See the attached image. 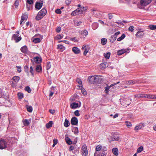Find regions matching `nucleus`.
<instances>
[{
    "instance_id": "1",
    "label": "nucleus",
    "mask_w": 156,
    "mask_h": 156,
    "mask_svg": "<svg viewBox=\"0 0 156 156\" xmlns=\"http://www.w3.org/2000/svg\"><path fill=\"white\" fill-rule=\"evenodd\" d=\"M101 79L99 77L96 76H90L88 77V80L91 83L98 84L100 83L101 82Z\"/></svg>"
},
{
    "instance_id": "2",
    "label": "nucleus",
    "mask_w": 156,
    "mask_h": 156,
    "mask_svg": "<svg viewBox=\"0 0 156 156\" xmlns=\"http://www.w3.org/2000/svg\"><path fill=\"white\" fill-rule=\"evenodd\" d=\"M47 13L46 10L44 9H42L38 13L36 16V19L39 20L42 18Z\"/></svg>"
},
{
    "instance_id": "3",
    "label": "nucleus",
    "mask_w": 156,
    "mask_h": 156,
    "mask_svg": "<svg viewBox=\"0 0 156 156\" xmlns=\"http://www.w3.org/2000/svg\"><path fill=\"white\" fill-rule=\"evenodd\" d=\"M152 0H140V8L143 9L145 7L149 5L151 2Z\"/></svg>"
},
{
    "instance_id": "4",
    "label": "nucleus",
    "mask_w": 156,
    "mask_h": 156,
    "mask_svg": "<svg viewBox=\"0 0 156 156\" xmlns=\"http://www.w3.org/2000/svg\"><path fill=\"white\" fill-rule=\"evenodd\" d=\"M9 147V144L4 139L0 140V149L2 150L8 148Z\"/></svg>"
},
{
    "instance_id": "5",
    "label": "nucleus",
    "mask_w": 156,
    "mask_h": 156,
    "mask_svg": "<svg viewBox=\"0 0 156 156\" xmlns=\"http://www.w3.org/2000/svg\"><path fill=\"white\" fill-rule=\"evenodd\" d=\"M131 100L129 98H123V99H122L120 100V102L122 103L123 105L124 106H127V105H130L131 102Z\"/></svg>"
},
{
    "instance_id": "6",
    "label": "nucleus",
    "mask_w": 156,
    "mask_h": 156,
    "mask_svg": "<svg viewBox=\"0 0 156 156\" xmlns=\"http://www.w3.org/2000/svg\"><path fill=\"white\" fill-rule=\"evenodd\" d=\"M16 34L13 35L12 37V39L14 40L16 42H18L21 40V37H18V34H19L18 31L16 32Z\"/></svg>"
},
{
    "instance_id": "7",
    "label": "nucleus",
    "mask_w": 156,
    "mask_h": 156,
    "mask_svg": "<svg viewBox=\"0 0 156 156\" xmlns=\"http://www.w3.org/2000/svg\"><path fill=\"white\" fill-rule=\"evenodd\" d=\"M28 18V14L25 12L21 16V18L20 21V24L22 25L23 24Z\"/></svg>"
},
{
    "instance_id": "8",
    "label": "nucleus",
    "mask_w": 156,
    "mask_h": 156,
    "mask_svg": "<svg viewBox=\"0 0 156 156\" xmlns=\"http://www.w3.org/2000/svg\"><path fill=\"white\" fill-rule=\"evenodd\" d=\"M82 156H87L88 154V151L87 147L85 145H83L82 148Z\"/></svg>"
},
{
    "instance_id": "9",
    "label": "nucleus",
    "mask_w": 156,
    "mask_h": 156,
    "mask_svg": "<svg viewBox=\"0 0 156 156\" xmlns=\"http://www.w3.org/2000/svg\"><path fill=\"white\" fill-rule=\"evenodd\" d=\"M71 124L72 125H77L78 123V120L76 117H73L71 120Z\"/></svg>"
},
{
    "instance_id": "10",
    "label": "nucleus",
    "mask_w": 156,
    "mask_h": 156,
    "mask_svg": "<svg viewBox=\"0 0 156 156\" xmlns=\"http://www.w3.org/2000/svg\"><path fill=\"white\" fill-rule=\"evenodd\" d=\"M80 104L79 105L78 103L76 102H73L71 104L70 107L71 108L75 109L78 108V107H80Z\"/></svg>"
},
{
    "instance_id": "11",
    "label": "nucleus",
    "mask_w": 156,
    "mask_h": 156,
    "mask_svg": "<svg viewBox=\"0 0 156 156\" xmlns=\"http://www.w3.org/2000/svg\"><path fill=\"white\" fill-rule=\"evenodd\" d=\"M146 94H139L134 95L135 98H146Z\"/></svg>"
},
{
    "instance_id": "12",
    "label": "nucleus",
    "mask_w": 156,
    "mask_h": 156,
    "mask_svg": "<svg viewBox=\"0 0 156 156\" xmlns=\"http://www.w3.org/2000/svg\"><path fill=\"white\" fill-rule=\"evenodd\" d=\"M43 5L42 3L37 2L35 5V8L36 9L39 10L42 7Z\"/></svg>"
},
{
    "instance_id": "13",
    "label": "nucleus",
    "mask_w": 156,
    "mask_h": 156,
    "mask_svg": "<svg viewBox=\"0 0 156 156\" xmlns=\"http://www.w3.org/2000/svg\"><path fill=\"white\" fill-rule=\"evenodd\" d=\"M144 35L143 31H139L137 32L136 36L137 37L141 38L143 37Z\"/></svg>"
},
{
    "instance_id": "14",
    "label": "nucleus",
    "mask_w": 156,
    "mask_h": 156,
    "mask_svg": "<svg viewBox=\"0 0 156 156\" xmlns=\"http://www.w3.org/2000/svg\"><path fill=\"white\" fill-rule=\"evenodd\" d=\"M20 50L23 53H27L28 51L27 47L26 45L21 48Z\"/></svg>"
},
{
    "instance_id": "15",
    "label": "nucleus",
    "mask_w": 156,
    "mask_h": 156,
    "mask_svg": "<svg viewBox=\"0 0 156 156\" xmlns=\"http://www.w3.org/2000/svg\"><path fill=\"white\" fill-rule=\"evenodd\" d=\"M72 51L75 54H79L80 52V49L76 47H74L73 48Z\"/></svg>"
},
{
    "instance_id": "16",
    "label": "nucleus",
    "mask_w": 156,
    "mask_h": 156,
    "mask_svg": "<svg viewBox=\"0 0 156 156\" xmlns=\"http://www.w3.org/2000/svg\"><path fill=\"white\" fill-rule=\"evenodd\" d=\"M79 33L83 36H87L88 35V32L86 30L79 31Z\"/></svg>"
},
{
    "instance_id": "17",
    "label": "nucleus",
    "mask_w": 156,
    "mask_h": 156,
    "mask_svg": "<svg viewBox=\"0 0 156 156\" xmlns=\"http://www.w3.org/2000/svg\"><path fill=\"white\" fill-rule=\"evenodd\" d=\"M112 151L113 154L117 156L119 154V150L117 148H114L112 150Z\"/></svg>"
},
{
    "instance_id": "18",
    "label": "nucleus",
    "mask_w": 156,
    "mask_h": 156,
    "mask_svg": "<svg viewBox=\"0 0 156 156\" xmlns=\"http://www.w3.org/2000/svg\"><path fill=\"white\" fill-rule=\"evenodd\" d=\"M146 98L156 99V95L151 94H146Z\"/></svg>"
},
{
    "instance_id": "19",
    "label": "nucleus",
    "mask_w": 156,
    "mask_h": 156,
    "mask_svg": "<svg viewBox=\"0 0 156 156\" xmlns=\"http://www.w3.org/2000/svg\"><path fill=\"white\" fill-rule=\"evenodd\" d=\"M127 51V50L126 49H122L118 51L117 54L118 55H120L126 52Z\"/></svg>"
},
{
    "instance_id": "20",
    "label": "nucleus",
    "mask_w": 156,
    "mask_h": 156,
    "mask_svg": "<svg viewBox=\"0 0 156 156\" xmlns=\"http://www.w3.org/2000/svg\"><path fill=\"white\" fill-rule=\"evenodd\" d=\"M82 49L84 50L83 52V55H86L87 53L88 52L89 49L88 47H86L85 45H83L82 48Z\"/></svg>"
},
{
    "instance_id": "21",
    "label": "nucleus",
    "mask_w": 156,
    "mask_h": 156,
    "mask_svg": "<svg viewBox=\"0 0 156 156\" xmlns=\"http://www.w3.org/2000/svg\"><path fill=\"white\" fill-rule=\"evenodd\" d=\"M34 62L37 63H39L41 62V58L38 56L34 57Z\"/></svg>"
},
{
    "instance_id": "22",
    "label": "nucleus",
    "mask_w": 156,
    "mask_h": 156,
    "mask_svg": "<svg viewBox=\"0 0 156 156\" xmlns=\"http://www.w3.org/2000/svg\"><path fill=\"white\" fill-rule=\"evenodd\" d=\"M36 71L37 72H40L42 71V67L40 65H37L35 69Z\"/></svg>"
},
{
    "instance_id": "23",
    "label": "nucleus",
    "mask_w": 156,
    "mask_h": 156,
    "mask_svg": "<svg viewBox=\"0 0 156 156\" xmlns=\"http://www.w3.org/2000/svg\"><path fill=\"white\" fill-rule=\"evenodd\" d=\"M108 66V65L107 62H104L103 63H101L100 64V67L103 69H105L106 67Z\"/></svg>"
},
{
    "instance_id": "24",
    "label": "nucleus",
    "mask_w": 156,
    "mask_h": 156,
    "mask_svg": "<svg viewBox=\"0 0 156 156\" xmlns=\"http://www.w3.org/2000/svg\"><path fill=\"white\" fill-rule=\"evenodd\" d=\"M105 152L103 151L101 153H99L98 152H95L94 156H105Z\"/></svg>"
},
{
    "instance_id": "25",
    "label": "nucleus",
    "mask_w": 156,
    "mask_h": 156,
    "mask_svg": "<svg viewBox=\"0 0 156 156\" xmlns=\"http://www.w3.org/2000/svg\"><path fill=\"white\" fill-rule=\"evenodd\" d=\"M58 48L60 49L61 51H63L66 49L65 47L61 44H59L58 45Z\"/></svg>"
},
{
    "instance_id": "26",
    "label": "nucleus",
    "mask_w": 156,
    "mask_h": 156,
    "mask_svg": "<svg viewBox=\"0 0 156 156\" xmlns=\"http://www.w3.org/2000/svg\"><path fill=\"white\" fill-rule=\"evenodd\" d=\"M70 123L69 121L67 119H66L64 123V126L66 127H67L69 126Z\"/></svg>"
},
{
    "instance_id": "27",
    "label": "nucleus",
    "mask_w": 156,
    "mask_h": 156,
    "mask_svg": "<svg viewBox=\"0 0 156 156\" xmlns=\"http://www.w3.org/2000/svg\"><path fill=\"white\" fill-rule=\"evenodd\" d=\"M72 131L76 134H77L79 133L78 129L77 127H75L73 129Z\"/></svg>"
},
{
    "instance_id": "28",
    "label": "nucleus",
    "mask_w": 156,
    "mask_h": 156,
    "mask_svg": "<svg viewBox=\"0 0 156 156\" xmlns=\"http://www.w3.org/2000/svg\"><path fill=\"white\" fill-rule=\"evenodd\" d=\"M53 122L52 121H50L48 123L46 124V126L47 128H49L51 127L52 126Z\"/></svg>"
},
{
    "instance_id": "29",
    "label": "nucleus",
    "mask_w": 156,
    "mask_h": 156,
    "mask_svg": "<svg viewBox=\"0 0 156 156\" xmlns=\"http://www.w3.org/2000/svg\"><path fill=\"white\" fill-rule=\"evenodd\" d=\"M26 108L27 110V111L29 112H31L32 111L33 108L31 106H29V105H27L26 106Z\"/></svg>"
},
{
    "instance_id": "30",
    "label": "nucleus",
    "mask_w": 156,
    "mask_h": 156,
    "mask_svg": "<svg viewBox=\"0 0 156 156\" xmlns=\"http://www.w3.org/2000/svg\"><path fill=\"white\" fill-rule=\"evenodd\" d=\"M111 55V53L110 52H108L106 53V54L104 53V55L105 56V57L106 58L108 59L109 58V57Z\"/></svg>"
},
{
    "instance_id": "31",
    "label": "nucleus",
    "mask_w": 156,
    "mask_h": 156,
    "mask_svg": "<svg viewBox=\"0 0 156 156\" xmlns=\"http://www.w3.org/2000/svg\"><path fill=\"white\" fill-rule=\"evenodd\" d=\"M65 140L67 143L68 144L70 145L72 144V142L70 139L68 137H67L65 138Z\"/></svg>"
},
{
    "instance_id": "32",
    "label": "nucleus",
    "mask_w": 156,
    "mask_h": 156,
    "mask_svg": "<svg viewBox=\"0 0 156 156\" xmlns=\"http://www.w3.org/2000/svg\"><path fill=\"white\" fill-rule=\"evenodd\" d=\"M101 148H102V146L101 145H97L96 146V148H95V150H96L95 152H98V151H100L101 150Z\"/></svg>"
},
{
    "instance_id": "33",
    "label": "nucleus",
    "mask_w": 156,
    "mask_h": 156,
    "mask_svg": "<svg viewBox=\"0 0 156 156\" xmlns=\"http://www.w3.org/2000/svg\"><path fill=\"white\" fill-rule=\"evenodd\" d=\"M125 35L124 34H122L121 37H119L117 39V40L118 41H120L123 40L125 37Z\"/></svg>"
},
{
    "instance_id": "34",
    "label": "nucleus",
    "mask_w": 156,
    "mask_h": 156,
    "mask_svg": "<svg viewBox=\"0 0 156 156\" xmlns=\"http://www.w3.org/2000/svg\"><path fill=\"white\" fill-rule=\"evenodd\" d=\"M107 40L105 38H102L101 39V44L103 45H105L107 43Z\"/></svg>"
},
{
    "instance_id": "35",
    "label": "nucleus",
    "mask_w": 156,
    "mask_h": 156,
    "mask_svg": "<svg viewBox=\"0 0 156 156\" xmlns=\"http://www.w3.org/2000/svg\"><path fill=\"white\" fill-rule=\"evenodd\" d=\"M23 122L24 125L25 126H27L28 125H29V124L30 123V122L28 121V120L27 119H25L23 121Z\"/></svg>"
},
{
    "instance_id": "36",
    "label": "nucleus",
    "mask_w": 156,
    "mask_h": 156,
    "mask_svg": "<svg viewBox=\"0 0 156 156\" xmlns=\"http://www.w3.org/2000/svg\"><path fill=\"white\" fill-rule=\"evenodd\" d=\"M136 83V81L134 80H130L126 82V84H134Z\"/></svg>"
},
{
    "instance_id": "37",
    "label": "nucleus",
    "mask_w": 156,
    "mask_h": 156,
    "mask_svg": "<svg viewBox=\"0 0 156 156\" xmlns=\"http://www.w3.org/2000/svg\"><path fill=\"white\" fill-rule=\"evenodd\" d=\"M51 67V64L50 62H48L47 63V65L46 66V69L48 70L50 69Z\"/></svg>"
},
{
    "instance_id": "38",
    "label": "nucleus",
    "mask_w": 156,
    "mask_h": 156,
    "mask_svg": "<svg viewBox=\"0 0 156 156\" xmlns=\"http://www.w3.org/2000/svg\"><path fill=\"white\" fill-rule=\"evenodd\" d=\"M13 80L15 82H17L20 80V77L18 76H15L13 78Z\"/></svg>"
},
{
    "instance_id": "39",
    "label": "nucleus",
    "mask_w": 156,
    "mask_h": 156,
    "mask_svg": "<svg viewBox=\"0 0 156 156\" xmlns=\"http://www.w3.org/2000/svg\"><path fill=\"white\" fill-rule=\"evenodd\" d=\"M142 127V125L141 124H140L138 126H136L135 127V128L134 129L136 131H137L141 129Z\"/></svg>"
},
{
    "instance_id": "40",
    "label": "nucleus",
    "mask_w": 156,
    "mask_h": 156,
    "mask_svg": "<svg viewBox=\"0 0 156 156\" xmlns=\"http://www.w3.org/2000/svg\"><path fill=\"white\" fill-rule=\"evenodd\" d=\"M149 28L151 30H154L156 29V26L150 25L149 26Z\"/></svg>"
},
{
    "instance_id": "41",
    "label": "nucleus",
    "mask_w": 156,
    "mask_h": 156,
    "mask_svg": "<svg viewBox=\"0 0 156 156\" xmlns=\"http://www.w3.org/2000/svg\"><path fill=\"white\" fill-rule=\"evenodd\" d=\"M33 42L34 43H37L40 42L41 40L39 38H37L34 39L33 41Z\"/></svg>"
},
{
    "instance_id": "42",
    "label": "nucleus",
    "mask_w": 156,
    "mask_h": 156,
    "mask_svg": "<svg viewBox=\"0 0 156 156\" xmlns=\"http://www.w3.org/2000/svg\"><path fill=\"white\" fill-rule=\"evenodd\" d=\"M76 11V9L75 11H73L71 15L73 16H76L79 14V13L78 12V11Z\"/></svg>"
},
{
    "instance_id": "43",
    "label": "nucleus",
    "mask_w": 156,
    "mask_h": 156,
    "mask_svg": "<svg viewBox=\"0 0 156 156\" xmlns=\"http://www.w3.org/2000/svg\"><path fill=\"white\" fill-rule=\"evenodd\" d=\"M25 90L27 91L29 93H30L31 91V90L30 88L28 86L26 87L25 88Z\"/></svg>"
},
{
    "instance_id": "44",
    "label": "nucleus",
    "mask_w": 156,
    "mask_h": 156,
    "mask_svg": "<svg viewBox=\"0 0 156 156\" xmlns=\"http://www.w3.org/2000/svg\"><path fill=\"white\" fill-rule=\"evenodd\" d=\"M143 150V147L142 146L139 147L137 150V153L141 152Z\"/></svg>"
},
{
    "instance_id": "45",
    "label": "nucleus",
    "mask_w": 156,
    "mask_h": 156,
    "mask_svg": "<svg viewBox=\"0 0 156 156\" xmlns=\"http://www.w3.org/2000/svg\"><path fill=\"white\" fill-rule=\"evenodd\" d=\"M18 95L19 98L22 99L23 97V94L22 93L19 92L18 93Z\"/></svg>"
},
{
    "instance_id": "46",
    "label": "nucleus",
    "mask_w": 156,
    "mask_h": 156,
    "mask_svg": "<svg viewBox=\"0 0 156 156\" xmlns=\"http://www.w3.org/2000/svg\"><path fill=\"white\" fill-rule=\"evenodd\" d=\"M81 23H82V22L80 21H79V22H78L75 21L74 22V25L75 26H78L80 25Z\"/></svg>"
},
{
    "instance_id": "47",
    "label": "nucleus",
    "mask_w": 156,
    "mask_h": 156,
    "mask_svg": "<svg viewBox=\"0 0 156 156\" xmlns=\"http://www.w3.org/2000/svg\"><path fill=\"white\" fill-rule=\"evenodd\" d=\"M30 72L33 76H34V70L32 66H30Z\"/></svg>"
},
{
    "instance_id": "48",
    "label": "nucleus",
    "mask_w": 156,
    "mask_h": 156,
    "mask_svg": "<svg viewBox=\"0 0 156 156\" xmlns=\"http://www.w3.org/2000/svg\"><path fill=\"white\" fill-rule=\"evenodd\" d=\"M69 40L70 41H73L74 42H77L78 41L76 37H74L73 38H70Z\"/></svg>"
},
{
    "instance_id": "49",
    "label": "nucleus",
    "mask_w": 156,
    "mask_h": 156,
    "mask_svg": "<svg viewBox=\"0 0 156 156\" xmlns=\"http://www.w3.org/2000/svg\"><path fill=\"white\" fill-rule=\"evenodd\" d=\"M27 3L29 4L30 5L33 4L34 3V1L33 0H27Z\"/></svg>"
},
{
    "instance_id": "50",
    "label": "nucleus",
    "mask_w": 156,
    "mask_h": 156,
    "mask_svg": "<svg viewBox=\"0 0 156 156\" xmlns=\"http://www.w3.org/2000/svg\"><path fill=\"white\" fill-rule=\"evenodd\" d=\"M63 37V35H58L56 36V38L57 39H62Z\"/></svg>"
},
{
    "instance_id": "51",
    "label": "nucleus",
    "mask_w": 156,
    "mask_h": 156,
    "mask_svg": "<svg viewBox=\"0 0 156 156\" xmlns=\"http://www.w3.org/2000/svg\"><path fill=\"white\" fill-rule=\"evenodd\" d=\"M126 126L128 128L131 127L132 126V124H131V123H130V122H126Z\"/></svg>"
},
{
    "instance_id": "52",
    "label": "nucleus",
    "mask_w": 156,
    "mask_h": 156,
    "mask_svg": "<svg viewBox=\"0 0 156 156\" xmlns=\"http://www.w3.org/2000/svg\"><path fill=\"white\" fill-rule=\"evenodd\" d=\"M76 81L80 85H82V82L80 79H77Z\"/></svg>"
},
{
    "instance_id": "53",
    "label": "nucleus",
    "mask_w": 156,
    "mask_h": 156,
    "mask_svg": "<svg viewBox=\"0 0 156 156\" xmlns=\"http://www.w3.org/2000/svg\"><path fill=\"white\" fill-rule=\"evenodd\" d=\"M114 141H118L119 139V137L118 136H114Z\"/></svg>"
},
{
    "instance_id": "54",
    "label": "nucleus",
    "mask_w": 156,
    "mask_h": 156,
    "mask_svg": "<svg viewBox=\"0 0 156 156\" xmlns=\"http://www.w3.org/2000/svg\"><path fill=\"white\" fill-rule=\"evenodd\" d=\"M76 11H78V12L79 13V14L82 13L83 12V10H82L81 8L77 9H76Z\"/></svg>"
},
{
    "instance_id": "55",
    "label": "nucleus",
    "mask_w": 156,
    "mask_h": 156,
    "mask_svg": "<svg viewBox=\"0 0 156 156\" xmlns=\"http://www.w3.org/2000/svg\"><path fill=\"white\" fill-rule=\"evenodd\" d=\"M74 114L76 116H79L80 115V114L79 113V111L78 110H76L74 112Z\"/></svg>"
},
{
    "instance_id": "56",
    "label": "nucleus",
    "mask_w": 156,
    "mask_h": 156,
    "mask_svg": "<svg viewBox=\"0 0 156 156\" xmlns=\"http://www.w3.org/2000/svg\"><path fill=\"white\" fill-rule=\"evenodd\" d=\"M55 12L57 14H61V11L60 9H57L55 10Z\"/></svg>"
},
{
    "instance_id": "57",
    "label": "nucleus",
    "mask_w": 156,
    "mask_h": 156,
    "mask_svg": "<svg viewBox=\"0 0 156 156\" xmlns=\"http://www.w3.org/2000/svg\"><path fill=\"white\" fill-rule=\"evenodd\" d=\"M114 136L111 137L110 138L109 137H108V139L109 142H111V141H114Z\"/></svg>"
},
{
    "instance_id": "58",
    "label": "nucleus",
    "mask_w": 156,
    "mask_h": 156,
    "mask_svg": "<svg viewBox=\"0 0 156 156\" xmlns=\"http://www.w3.org/2000/svg\"><path fill=\"white\" fill-rule=\"evenodd\" d=\"M133 26H130L129 28V30L131 32H133Z\"/></svg>"
},
{
    "instance_id": "59",
    "label": "nucleus",
    "mask_w": 156,
    "mask_h": 156,
    "mask_svg": "<svg viewBox=\"0 0 156 156\" xmlns=\"http://www.w3.org/2000/svg\"><path fill=\"white\" fill-rule=\"evenodd\" d=\"M72 0H66L65 2L66 4L67 5H69L70 3Z\"/></svg>"
},
{
    "instance_id": "60",
    "label": "nucleus",
    "mask_w": 156,
    "mask_h": 156,
    "mask_svg": "<svg viewBox=\"0 0 156 156\" xmlns=\"http://www.w3.org/2000/svg\"><path fill=\"white\" fill-rule=\"evenodd\" d=\"M109 87H108V86H107V87H105V92L106 93H108V90L109 89Z\"/></svg>"
},
{
    "instance_id": "61",
    "label": "nucleus",
    "mask_w": 156,
    "mask_h": 156,
    "mask_svg": "<svg viewBox=\"0 0 156 156\" xmlns=\"http://www.w3.org/2000/svg\"><path fill=\"white\" fill-rule=\"evenodd\" d=\"M16 67L17 69V70L18 72L19 73H20L21 71V67L19 66H17Z\"/></svg>"
},
{
    "instance_id": "62",
    "label": "nucleus",
    "mask_w": 156,
    "mask_h": 156,
    "mask_svg": "<svg viewBox=\"0 0 156 156\" xmlns=\"http://www.w3.org/2000/svg\"><path fill=\"white\" fill-rule=\"evenodd\" d=\"M19 2L18 0H16L14 3V5L16 6H18L19 5Z\"/></svg>"
},
{
    "instance_id": "63",
    "label": "nucleus",
    "mask_w": 156,
    "mask_h": 156,
    "mask_svg": "<svg viewBox=\"0 0 156 156\" xmlns=\"http://www.w3.org/2000/svg\"><path fill=\"white\" fill-rule=\"evenodd\" d=\"M111 38L113 39V41H115L116 39V37L114 35H112L111 36Z\"/></svg>"
},
{
    "instance_id": "64",
    "label": "nucleus",
    "mask_w": 156,
    "mask_h": 156,
    "mask_svg": "<svg viewBox=\"0 0 156 156\" xmlns=\"http://www.w3.org/2000/svg\"><path fill=\"white\" fill-rule=\"evenodd\" d=\"M74 146H71L69 148V151H72L74 149Z\"/></svg>"
}]
</instances>
